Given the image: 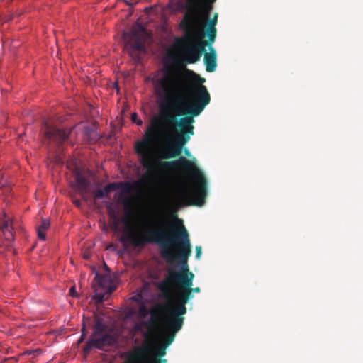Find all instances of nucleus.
Masks as SVG:
<instances>
[{
  "label": "nucleus",
  "mask_w": 363,
  "mask_h": 363,
  "mask_svg": "<svg viewBox=\"0 0 363 363\" xmlns=\"http://www.w3.org/2000/svg\"><path fill=\"white\" fill-rule=\"evenodd\" d=\"M69 294L72 297L77 296L76 289H75L74 286H72V287L70 288Z\"/></svg>",
  "instance_id": "nucleus-31"
},
{
  "label": "nucleus",
  "mask_w": 363,
  "mask_h": 363,
  "mask_svg": "<svg viewBox=\"0 0 363 363\" xmlns=\"http://www.w3.org/2000/svg\"><path fill=\"white\" fill-rule=\"evenodd\" d=\"M147 322H141L139 323H136L133 328V330L135 332H141L143 330V328L145 325H147Z\"/></svg>",
  "instance_id": "nucleus-28"
},
{
  "label": "nucleus",
  "mask_w": 363,
  "mask_h": 363,
  "mask_svg": "<svg viewBox=\"0 0 363 363\" xmlns=\"http://www.w3.org/2000/svg\"><path fill=\"white\" fill-rule=\"evenodd\" d=\"M194 279L189 280V283L184 284L174 290L172 296L168 300H172V306L168 308L170 318L175 320H182L184 324V317L187 309L186 303L194 298L193 293H199V287L192 288Z\"/></svg>",
  "instance_id": "nucleus-6"
},
{
  "label": "nucleus",
  "mask_w": 363,
  "mask_h": 363,
  "mask_svg": "<svg viewBox=\"0 0 363 363\" xmlns=\"http://www.w3.org/2000/svg\"><path fill=\"white\" fill-rule=\"evenodd\" d=\"M158 121L154 119L147 127L142 140L135 143V152L140 157L141 166L146 170L145 176L150 180L155 181L170 169H179L189 174L192 183L186 184L178 190L177 201L181 205L203 206L207 196V179L203 172L184 157L174 161L162 160L179 156L189 138L175 136L173 139H168L159 150L160 158H157L152 155V144L158 135Z\"/></svg>",
  "instance_id": "nucleus-1"
},
{
  "label": "nucleus",
  "mask_w": 363,
  "mask_h": 363,
  "mask_svg": "<svg viewBox=\"0 0 363 363\" xmlns=\"http://www.w3.org/2000/svg\"><path fill=\"white\" fill-rule=\"evenodd\" d=\"M168 331H161L160 340L161 345H155L153 350L150 347L138 348L135 352V357L138 360H143L150 357H156L158 359L166 354V348L174 340L177 333L182 328V320H175L170 318L167 320Z\"/></svg>",
  "instance_id": "nucleus-5"
},
{
  "label": "nucleus",
  "mask_w": 363,
  "mask_h": 363,
  "mask_svg": "<svg viewBox=\"0 0 363 363\" xmlns=\"http://www.w3.org/2000/svg\"><path fill=\"white\" fill-rule=\"evenodd\" d=\"M202 253V248L201 246H196V258L197 259H199L201 258Z\"/></svg>",
  "instance_id": "nucleus-30"
},
{
  "label": "nucleus",
  "mask_w": 363,
  "mask_h": 363,
  "mask_svg": "<svg viewBox=\"0 0 363 363\" xmlns=\"http://www.w3.org/2000/svg\"><path fill=\"white\" fill-rule=\"evenodd\" d=\"M131 120L138 125H141L143 124L142 120L138 118V114L136 113H133L131 114Z\"/></svg>",
  "instance_id": "nucleus-29"
},
{
  "label": "nucleus",
  "mask_w": 363,
  "mask_h": 363,
  "mask_svg": "<svg viewBox=\"0 0 363 363\" xmlns=\"http://www.w3.org/2000/svg\"><path fill=\"white\" fill-rule=\"evenodd\" d=\"M95 347L103 350L105 347L111 346L113 344L114 337L110 334H96V336L91 335Z\"/></svg>",
  "instance_id": "nucleus-13"
},
{
  "label": "nucleus",
  "mask_w": 363,
  "mask_h": 363,
  "mask_svg": "<svg viewBox=\"0 0 363 363\" xmlns=\"http://www.w3.org/2000/svg\"><path fill=\"white\" fill-rule=\"evenodd\" d=\"M34 352H37L38 354H40V351H38V350H35Z\"/></svg>",
  "instance_id": "nucleus-36"
},
{
  "label": "nucleus",
  "mask_w": 363,
  "mask_h": 363,
  "mask_svg": "<svg viewBox=\"0 0 363 363\" xmlns=\"http://www.w3.org/2000/svg\"><path fill=\"white\" fill-rule=\"evenodd\" d=\"M83 335H84V333L82 334V337H81V339L79 340V342H80L82 340V339H83Z\"/></svg>",
  "instance_id": "nucleus-35"
},
{
  "label": "nucleus",
  "mask_w": 363,
  "mask_h": 363,
  "mask_svg": "<svg viewBox=\"0 0 363 363\" xmlns=\"http://www.w3.org/2000/svg\"><path fill=\"white\" fill-rule=\"evenodd\" d=\"M94 279L96 281L99 286L101 288H106L110 281L109 277L99 274V273L96 274Z\"/></svg>",
  "instance_id": "nucleus-18"
},
{
  "label": "nucleus",
  "mask_w": 363,
  "mask_h": 363,
  "mask_svg": "<svg viewBox=\"0 0 363 363\" xmlns=\"http://www.w3.org/2000/svg\"><path fill=\"white\" fill-rule=\"evenodd\" d=\"M75 181L80 194L82 195L87 194L90 181L79 172L75 174Z\"/></svg>",
  "instance_id": "nucleus-15"
},
{
  "label": "nucleus",
  "mask_w": 363,
  "mask_h": 363,
  "mask_svg": "<svg viewBox=\"0 0 363 363\" xmlns=\"http://www.w3.org/2000/svg\"><path fill=\"white\" fill-rule=\"evenodd\" d=\"M203 62L206 66V70L208 72H213L216 70L217 67L216 62V52L214 48H210V52H205Z\"/></svg>",
  "instance_id": "nucleus-14"
},
{
  "label": "nucleus",
  "mask_w": 363,
  "mask_h": 363,
  "mask_svg": "<svg viewBox=\"0 0 363 363\" xmlns=\"http://www.w3.org/2000/svg\"><path fill=\"white\" fill-rule=\"evenodd\" d=\"M105 329V326L102 323V320L99 318H95V324L94 325V333L91 335L92 336H96V334H99L103 332Z\"/></svg>",
  "instance_id": "nucleus-19"
},
{
  "label": "nucleus",
  "mask_w": 363,
  "mask_h": 363,
  "mask_svg": "<svg viewBox=\"0 0 363 363\" xmlns=\"http://www.w3.org/2000/svg\"><path fill=\"white\" fill-rule=\"evenodd\" d=\"M206 33H207L210 43H213L215 41L216 37V28H207Z\"/></svg>",
  "instance_id": "nucleus-21"
},
{
  "label": "nucleus",
  "mask_w": 363,
  "mask_h": 363,
  "mask_svg": "<svg viewBox=\"0 0 363 363\" xmlns=\"http://www.w3.org/2000/svg\"><path fill=\"white\" fill-rule=\"evenodd\" d=\"M141 181H136L133 182H113L107 184L103 191H104V194L106 197H108V194L112 191H116L120 187H123V191L127 194H130L133 191L138 189V188L141 186Z\"/></svg>",
  "instance_id": "nucleus-11"
},
{
  "label": "nucleus",
  "mask_w": 363,
  "mask_h": 363,
  "mask_svg": "<svg viewBox=\"0 0 363 363\" xmlns=\"http://www.w3.org/2000/svg\"><path fill=\"white\" fill-rule=\"evenodd\" d=\"M150 313V309H148L145 305H141L138 308V315L145 318Z\"/></svg>",
  "instance_id": "nucleus-20"
},
{
  "label": "nucleus",
  "mask_w": 363,
  "mask_h": 363,
  "mask_svg": "<svg viewBox=\"0 0 363 363\" xmlns=\"http://www.w3.org/2000/svg\"><path fill=\"white\" fill-rule=\"evenodd\" d=\"M93 347H95L94 341L92 340L91 337L89 340V341L86 342L85 347H84V354H88L91 352V349Z\"/></svg>",
  "instance_id": "nucleus-23"
},
{
  "label": "nucleus",
  "mask_w": 363,
  "mask_h": 363,
  "mask_svg": "<svg viewBox=\"0 0 363 363\" xmlns=\"http://www.w3.org/2000/svg\"><path fill=\"white\" fill-rule=\"evenodd\" d=\"M217 21H218V13H214L213 18L209 20L207 28H216L215 26L217 24Z\"/></svg>",
  "instance_id": "nucleus-27"
},
{
  "label": "nucleus",
  "mask_w": 363,
  "mask_h": 363,
  "mask_svg": "<svg viewBox=\"0 0 363 363\" xmlns=\"http://www.w3.org/2000/svg\"><path fill=\"white\" fill-rule=\"evenodd\" d=\"M172 306V301L171 304L167 306H164L162 304H156L150 308V323L155 328H160L162 325L164 329L162 331H168L167 320L169 318L170 315L168 311V308Z\"/></svg>",
  "instance_id": "nucleus-8"
},
{
  "label": "nucleus",
  "mask_w": 363,
  "mask_h": 363,
  "mask_svg": "<svg viewBox=\"0 0 363 363\" xmlns=\"http://www.w3.org/2000/svg\"><path fill=\"white\" fill-rule=\"evenodd\" d=\"M74 203H75L77 206H79V204H80V201H74Z\"/></svg>",
  "instance_id": "nucleus-33"
},
{
  "label": "nucleus",
  "mask_w": 363,
  "mask_h": 363,
  "mask_svg": "<svg viewBox=\"0 0 363 363\" xmlns=\"http://www.w3.org/2000/svg\"><path fill=\"white\" fill-rule=\"evenodd\" d=\"M93 196L94 199H100L106 197L104 194V191L103 189H96L93 191Z\"/></svg>",
  "instance_id": "nucleus-25"
},
{
  "label": "nucleus",
  "mask_w": 363,
  "mask_h": 363,
  "mask_svg": "<svg viewBox=\"0 0 363 363\" xmlns=\"http://www.w3.org/2000/svg\"><path fill=\"white\" fill-rule=\"evenodd\" d=\"M140 362H147L148 363H165L167 362L166 359H158L156 357H148L147 359L143 360H140Z\"/></svg>",
  "instance_id": "nucleus-22"
},
{
  "label": "nucleus",
  "mask_w": 363,
  "mask_h": 363,
  "mask_svg": "<svg viewBox=\"0 0 363 363\" xmlns=\"http://www.w3.org/2000/svg\"><path fill=\"white\" fill-rule=\"evenodd\" d=\"M50 220L47 218H43L41 220V224L38 227V236L39 239L42 240H45L46 236L45 231L48 230L50 227Z\"/></svg>",
  "instance_id": "nucleus-16"
},
{
  "label": "nucleus",
  "mask_w": 363,
  "mask_h": 363,
  "mask_svg": "<svg viewBox=\"0 0 363 363\" xmlns=\"http://www.w3.org/2000/svg\"><path fill=\"white\" fill-rule=\"evenodd\" d=\"M158 228H144L142 233H135L132 230L126 233L125 238H121V242L128 240L136 247H142L147 243H156L160 247L161 256L169 264L179 260V270L169 268L165 277L158 284V289L163 297L170 298L174 290L184 284H189L194 278L193 272L189 271L188 259L191 253L189 235L185 227L182 225L177 228L174 225L157 223Z\"/></svg>",
  "instance_id": "nucleus-3"
},
{
  "label": "nucleus",
  "mask_w": 363,
  "mask_h": 363,
  "mask_svg": "<svg viewBox=\"0 0 363 363\" xmlns=\"http://www.w3.org/2000/svg\"><path fill=\"white\" fill-rule=\"evenodd\" d=\"M205 79L192 70L168 67L155 82V89L165 100L160 104L164 121L179 128L176 137L190 140L194 134V117L198 116L210 103L211 96Z\"/></svg>",
  "instance_id": "nucleus-2"
},
{
  "label": "nucleus",
  "mask_w": 363,
  "mask_h": 363,
  "mask_svg": "<svg viewBox=\"0 0 363 363\" xmlns=\"http://www.w3.org/2000/svg\"><path fill=\"white\" fill-rule=\"evenodd\" d=\"M147 35L145 27L136 22L130 32L124 33L123 38L127 40V45H129L133 50L143 51Z\"/></svg>",
  "instance_id": "nucleus-7"
},
{
  "label": "nucleus",
  "mask_w": 363,
  "mask_h": 363,
  "mask_svg": "<svg viewBox=\"0 0 363 363\" xmlns=\"http://www.w3.org/2000/svg\"><path fill=\"white\" fill-rule=\"evenodd\" d=\"M43 128L45 139L48 143L53 142L59 145L68 138V132L56 128L48 121L43 122Z\"/></svg>",
  "instance_id": "nucleus-10"
},
{
  "label": "nucleus",
  "mask_w": 363,
  "mask_h": 363,
  "mask_svg": "<svg viewBox=\"0 0 363 363\" xmlns=\"http://www.w3.org/2000/svg\"><path fill=\"white\" fill-rule=\"evenodd\" d=\"M206 40H202L196 44L186 43L183 51L184 61L187 64H193L199 61L202 55L206 52Z\"/></svg>",
  "instance_id": "nucleus-9"
},
{
  "label": "nucleus",
  "mask_w": 363,
  "mask_h": 363,
  "mask_svg": "<svg viewBox=\"0 0 363 363\" xmlns=\"http://www.w3.org/2000/svg\"><path fill=\"white\" fill-rule=\"evenodd\" d=\"M12 222V218L6 212H3L0 214V230L4 234L5 238L9 242L8 245H9L14 239Z\"/></svg>",
  "instance_id": "nucleus-12"
},
{
  "label": "nucleus",
  "mask_w": 363,
  "mask_h": 363,
  "mask_svg": "<svg viewBox=\"0 0 363 363\" xmlns=\"http://www.w3.org/2000/svg\"><path fill=\"white\" fill-rule=\"evenodd\" d=\"M188 6V3L185 6L184 5L181 0H170L169 2V7L174 11H179L183 9H186L187 11Z\"/></svg>",
  "instance_id": "nucleus-17"
},
{
  "label": "nucleus",
  "mask_w": 363,
  "mask_h": 363,
  "mask_svg": "<svg viewBox=\"0 0 363 363\" xmlns=\"http://www.w3.org/2000/svg\"><path fill=\"white\" fill-rule=\"evenodd\" d=\"M123 204L125 207V209L126 211H128L129 213H132V209H133V203H132V201L128 199V198H125L123 201Z\"/></svg>",
  "instance_id": "nucleus-24"
},
{
  "label": "nucleus",
  "mask_w": 363,
  "mask_h": 363,
  "mask_svg": "<svg viewBox=\"0 0 363 363\" xmlns=\"http://www.w3.org/2000/svg\"><path fill=\"white\" fill-rule=\"evenodd\" d=\"M184 154L187 156V157H190L191 156V153L189 152V150L186 148L184 149Z\"/></svg>",
  "instance_id": "nucleus-32"
},
{
  "label": "nucleus",
  "mask_w": 363,
  "mask_h": 363,
  "mask_svg": "<svg viewBox=\"0 0 363 363\" xmlns=\"http://www.w3.org/2000/svg\"><path fill=\"white\" fill-rule=\"evenodd\" d=\"M8 361H9V359H5L3 362L1 363H6Z\"/></svg>",
  "instance_id": "nucleus-34"
},
{
  "label": "nucleus",
  "mask_w": 363,
  "mask_h": 363,
  "mask_svg": "<svg viewBox=\"0 0 363 363\" xmlns=\"http://www.w3.org/2000/svg\"><path fill=\"white\" fill-rule=\"evenodd\" d=\"M95 294L93 296V298L97 302V303H102L104 299V294L102 293H99L97 291V289L94 290Z\"/></svg>",
  "instance_id": "nucleus-26"
},
{
  "label": "nucleus",
  "mask_w": 363,
  "mask_h": 363,
  "mask_svg": "<svg viewBox=\"0 0 363 363\" xmlns=\"http://www.w3.org/2000/svg\"><path fill=\"white\" fill-rule=\"evenodd\" d=\"M189 4L187 12L180 22V28L188 35H201L202 27L208 20L213 9L212 4L216 0H186Z\"/></svg>",
  "instance_id": "nucleus-4"
}]
</instances>
